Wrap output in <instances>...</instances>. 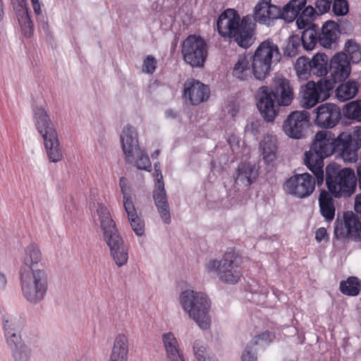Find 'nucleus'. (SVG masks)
<instances>
[{
  "mask_svg": "<svg viewBox=\"0 0 361 361\" xmlns=\"http://www.w3.org/2000/svg\"><path fill=\"white\" fill-rule=\"evenodd\" d=\"M208 271H216L224 283L236 284L243 274L242 259L234 250L226 252L221 260H210L206 266Z\"/></svg>",
  "mask_w": 361,
  "mask_h": 361,
  "instance_id": "9",
  "label": "nucleus"
},
{
  "mask_svg": "<svg viewBox=\"0 0 361 361\" xmlns=\"http://www.w3.org/2000/svg\"><path fill=\"white\" fill-rule=\"evenodd\" d=\"M157 68V60L151 55H148L144 60L142 71L146 73L152 74Z\"/></svg>",
  "mask_w": 361,
  "mask_h": 361,
  "instance_id": "45",
  "label": "nucleus"
},
{
  "mask_svg": "<svg viewBox=\"0 0 361 361\" xmlns=\"http://www.w3.org/2000/svg\"><path fill=\"white\" fill-rule=\"evenodd\" d=\"M359 187H360V188L361 190V183H360V182H359Z\"/></svg>",
  "mask_w": 361,
  "mask_h": 361,
  "instance_id": "57",
  "label": "nucleus"
},
{
  "mask_svg": "<svg viewBox=\"0 0 361 361\" xmlns=\"http://www.w3.org/2000/svg\"><path fill=\"white\" fill-rule=\"evenodd\" d=\"M302 42H300L298 35H293L289 37L288 42L284 48L283 54L288 57L295 56L301 47Z\"/></svg>",
  "mask_w": 361,
  "mask_h": 361,
  "instance_id": "42",
  "label": "nucleus"
},
{
  "mask_svg": "<svg viewBox=\"0 0 361 361\" xmlns=\"http://www.w3.org/2000/svg\"><path fill=\"white\" fill-rule=\"evenodd\" d=\"M329 58L325 54H316L311 60L312 74L322 77L329 73Z\"/></svg>",
  "mask_w": 361,
  "mask_h": 361,
  "instance_id": "32",
  "label": "nucleus"
},
{
  "mask_svg": "<svg viewBox=\"0 0 361 361\" xmlns=\"http://www.w3.org/2000/svg\"><path fill=\"white\" fill-rule=\"evenodd\" d=\"M156 179L155 188L153 192V198L157 211L165 224L171 222L169 204L167 200L166 192L164 188V183L161 169L154 171Z\"/></svg>",
  "mask_w": 361,
  "mask_h": 361,
  "instance_id": "19",
  "label": "nucleus"
},
{
  "mask_svg": "<svg viewBox=\"0 0 361 361\" xmlns=\"http://www.w3.org/2000/svg\"><path fill=\"white\" fill-rule=\"evenodd\" d=\"M123 205L128 215L132 229L137 235H142L145 232V224L141 217L137 214L135 206V197L133 195L124 197Z\"/></svg>",
  "mask_w": 361,
  "mask_h": 361,
  "instance_id": "23",
  "label": "nucleus"
},
{
  "mask_svg": "<svg viewBox=\"0 0 361 361\" xmlns=\"http://www.w3.org/2000/svg\"><path fill=\"white\" fill-rule=\"evenodd\" d=\"M20 286L23 298L30 303L43 300L49 289L48 275L43 269H20Z\"/></svg>",
  "mask_w": 361,
  "mask_h": 361,
  "instance_id": "5",
  "label": "nucleus"
},
{
  "mask_svg": "<svg viewBox=\"0 0 361 361\" xmlns=\"http://www.w3.org/2000/svg\"><path fill=\"white\" fill-rule=\"evenodd\" d=\"M257 108L264 119L274 121L279 106L291 104L294 93L290 82L285 78H279L276 82V91L267 86L259 87L257 92Z\"/></svg>",
  "mask_w": 361,
  "mask_h": 361,
  "instance_id": "3",
  "label": "nucleus"
},
{
  "mask_svg": "<svg viewBox=\"0 0 361 361\" xmlns=\"http://www.w3.org/2000/svg\"><path fill=\"white\" fill-rule=\"evenodd\" d=\"M129 343L127 336L119 334L114 339L109 361H127Z\"/></svg>",
  "mask_w": 361,
  "mask_h": 361,
  "instance_id": "26",
  "label": "nucleus"
},
{
  "mask_svg": "<svg viewBox=\"0 0 361 361\" xmlns=\"http://www.w3.org/2000/svg\"><path fill=\"white\" fill-rule=\"evenodd\" d=\"M309 113L306 111L291 112L283 122V131L290 137L302 138L309 126Z\"/></svg>",
  "mask_w": 361,
  "mask_h": 361,
  "instance_id": "18",
  "label": "nucleus"
},
{
  "mask_svg": "<svg viewBox=\"0 0 361 361\" xmlns=\"http://www.w3.org/2000/svg\"><path fill=\"white\" fill-rule=\"evenodd\" d=\"M166 116L168 118H176L177 116V113L172 109H169L166 111Z\"/></svg>",
  "mask_w": 361,
  "mask_h": 361,
  "instance_id": "53",
  "label": "nucleus"
},
{
  "mask_svg": "<svg viewBox=\"0 0 361 361\" xmlns=\"http://www.w3.org/2000/svg\"><path fill=\"white\" fill-rule=\"evenodd\" d=\"M295 69L299 78L307 79L312 74L311 60L305 56L298 58Z\"/></svg>",
  "mask_w": 361,
  "mask_h": 361,
  "instance_id": "40",
  "label": "nucleus"
},
{
  "mask_svg": "<svg viewBox=\"0 0 361 361\" xmlns=\"http://www.w3.org/2000/svg\"><path fill=\"white\" fill-rule=\"evenodd\" d=\"M242 361H257V357L252 353L249 348H246L241 357Z\"/></svg>",
  "mask_w": 361,
  "mask_h": 361,
  "instance_id": "50",
  "label": "nucleus"
},
{
  "mask_svg": "<svg viewBox=\"0 0 361 361\" xmlns=\"http://www.w3.org/2000/svg\"><path fill=\"white\" fill-rule=\"evenodd\" d=\"M254 174V166L247 163L241 164L237 170V178L240 181H245V184L250 185L252 183V178Z\"/></svg>",
  "mask_w": 361,
  "mask_h": 361,
  "instance_id": "41",
  "label": "nucleus"
},
{
  "mask_svg": "<svg viewBox=\"0 0 361 361\" xmlns=\"http://www.w3.org/2000/svg\"><path fill=\"white\" fill-rule=\"evenodd\" d=\"M360 281L355 276H350L340 283V290L345 295L356 296L360 293Z\"/></svg>",
  "mask_w": 361,
  "mask_h": 361,
  "instance_id": "36",
  "label": "nucleus"
},
{
  "mask_svg": "<svg viewBox=\"0 0 361 361\" xmlns=\"http://www.w3.org/2000/svg\"><path fill=\"white\" fill-rule=\"evenodd\" d=\"M280 7L272 4L271 0H259L254 8L253 18L260 24L270 25L280 19Z\"/></svg>",
  "mask_w": 361,
  "mask_h": 361,
  "instance_id": "20",
  "label": "nucleus"
},
{
  "mask_svg": "<svg viewBox=\"0 0 361 361\" xmlns=\"http://www.w3.org/2000/svg\"><path fill=\"white\" fill-rule=\"evenodd\" d=\"M180 301L183 309L201 329L209 328L210 302L205 294L188 290L180 294Z\"/></svg>",
  "mask_w": 361,
  "mask_h": 361,
  "instance_id": "8",
  "label": "nucleus"
},
{
  "mask_svg": "<svg viewBox=\"0 0 361 361\" xmlns=\"http://www.w3.org/2000/svg\"><path fill=\"white\" fill-rule=\"evenodd\" d=\"M343 113L346 118L361 122V100L353 101L345 104Z\"/></svg>",
  "mask_w": 361,
  "mask_h": 361,
  "instance_id": "38",
  "label": "nucleus"
},
{
  "mask_svg": "<svg viewBox=\"0 0 361 361\" xmlns=\"http://www.w3.org/2000/svg\"><path fill=\"white\" fill-rule=\"evenodd\" d=\"M42 259V254L38 245L35 243H30L24 248L20 269H35V265L39 263Z\"/></svg>",
  "mask_w": 361,
  "mask_h": 361,
  "instance_id": "24",
  "label": "nucleus"
},
{
  "mask_svg": "<svg viewBox=\"0 0 361 361\" xmlns=\"http://www.w3.org/2000/svg\"><path fill=\"white\" fill-rule=\"evenodd\" d=\"M31 4L36 16L41 14V4L39 0H31Z\"/></svg>",
  "mask_w": 361,
  "mask_h": 361,
  "instance_id": "51",
  "label": "nucleus"
},
{
  "mask_svg": "<svg viewBox=\"0 0 361 361\" xmlns=\"http://www.w3.org/2000/svg\"><path fill=\"white\" fill-rule=\"evenodd\" d=\"M3 324L7 343L13 351L16 361H27L29 351L22 343L20 335L17 334L21 329L22 324H16V319L11 316H4Z\"/></svg>",
  "mask_w": 361,
  "mask_h": 361,
  "instance_id": "15",
  "label": "nucleus"
},
{
  "mask_svg": "<svg viewBox=\"0 0 361 361\" xmlns=\"http://www.w3.org/2000/svg\"><path fill=\"white\" fill-rule=\"evenodd\" d=\"M35 126L44 140V145L49 161L57 163L63 159V152L58 138V134L54 127L49 114L43 108L34 110Z\"/></svg>",
  "mask_w": 361,
  "mask_h": 361,
  "instance_id": "6",
  "label": "nucleus"
},
{
  "mask_svg": "<svg viewBox=\"0 0 361 361\" xmlns=\"http://www.w3.org/2000/svg\"><path fill=\"white\" fill-rule=\"evenodd\" d=\"M355 211L361 218V195L355 198ZM334 234L340 238H360L361 222L353 212H344L343 219L338 218L335 222Z\"/></svg>",
  "mask_w": 361,
  "mask_h": 361,
  "instance_id": "13",
  "label": "nucleus"
},
{
  "mask_svg": "<svg viewBox=\"0 0 361 361\" xmlns=\"http://www.w3.org/2000/svg\"><path fill=\"white\" fill-rule=\"evenodd\" d=\"M359 83L353 80L341 84L336 89V98L341 102H345L354 98L357 94Z\"/></svg>",
  "mask_w": 361,
  "mask_h": 361,
  "instance_id": "30",
  "label": "nucleus"
},
{
  "mask_svg": "<svg viewBox=\"0 0 361 361\" xmlns=\"http://www.w3.org/2000/svg\"><path fill=\"white\" fill-rule=\"evenodd\" d=\"M345 51L350 63H357L361 61V48L353 40H348L345 45Z\"/></svg>",
  "mask_w": 361,
  "mask_h": 361,
  "instance_id": "39",
  "label": "nucleus"
},
{
  "mask_svg": "<svg viewBox=\"0 0 361 361\" xmlns=\"http://www.w3.org/2000/svg\"><path fill=\"white\" fill-rule=\"evenodd\" d=\"M307 0H290L282 8L280 7V18L288 23L297 20L299 13L305 6Z\"/></svg>",
  "mask_w": 361,
  "mask_h": 361,
  "instance_id": "29",
  "label": "nucleus"
},
{
  "mask_svg": "<svg viewBox=\"0 0 361 361\" xmlns=\"http://www.w3.org/2000/svg\"><path fill=\"white\" fill-rule=\"evenodd\" d=\"M13 5H17L23 9V14L20 18L18 19L20 27L23 31L27 33L26 29H28L29 35L31 34L33 27L32 21L30 19L28 8L27 7L26 0H11Z\"/></svg>",
  "mask_w": 361,
  "mask_h": 361,
  "instance_id": "35",
  "label": "nucleus"
},
{
  "mask_svg": "<svg viewBox=\"0 0 361 361\" xmlns=\"http://www.w3.org/2000/svg\"><path fill=\"white\" fill-rule=\"evenodd\" d=\"M183 60L192 67H202L207 57V45L200 37L188 36L182 44Z\"/></svg>",
  "mask_w": 361,
  "mask_h": 361,
  "instance_id": "14",
  "label": "nucleus"
},
{
  "mask_svg": "<svg viewBox=\"0 0 361 361\" xmlns=\"http://www.w3.org/2000/svg\"><path fill=\"white\" fill-rule=\"evenodd\" d=\"M279 57L278 46L271 40L261 42L252 56V73L255 78H266L271 70L273 59L278 60Z\"/></svg>",
  "mask_w": 361,
  "mask_h": 361,
  "instance_id": "11",
  "label": "nucleus"
},
{
  "mask_svg": "<svg viewBox=\"0 0 361 361\" xmlns=\"http://www.w3.org/2000/svg\"><path fill=\"white\" fill-rule=\"evenodd\" d=\"M331 3L332 0H317L316 6L321 14H323L330 10Z\"/></svg>",
  "mask_w": 361,
  "mask_h": 361,
  "instance_id": "47",
  "label": "nucleus"
},
{
  "mask_svg": "<svg viewBox=\"0 0 361 361\" xmlns=\"http://www.w3.org/2000/svg\"><path fill=\"white\" fill-rule=\"evenodd\" d=\"M264 159L267 162L272 161L276 157V138L274 136L267 135L260 142Z\"/></svg>",
  "mask_w": 361,
  "mask_h": 361,
  "instance_id": "33",
  "label": "nucleus"
},
{
  "mask_svg": "<svg viewBox=\"0 0 361 361\" xmlns=\"http://www.w3.org/2000/svg\"><path fill=\"white\" fill-rule=\"evenodd\" d=\"M160 169V165L159 163H156L154 164V171H156V169Z\"/></svg>",
  "mask_w": 361,
  "mask_h": 361,
  "instance_id": "56",
  "label": "nucleus"
},
{
  "mask_svg": "<svg viewBox=\"0 0 361 361\" xmlns=\"http://www.w3.org/2000/svg\"><path fill=\"white\" fill-rule=\"evenodd\" d=\"M183 96L190 101L191 104L196 105L209 98V89L198 80H189L184 84Z\"/></svg>",
  "mask_w": 361,
  "mask_h": 361,
  "instance_id": "22",
  "label": "nucleus"
},
{
  "mask_svg": "<svg viewBox=\"0 0 361 361\" xmlns=\"http://www.w3.org/2000/svg\"><path fill=\"white\" fill-rule=\"evenodd\" d=\"M162 341L168 361H185L180 353L178 343L173 334L171 332L163 334Z\"/></svg>",
  "mask_w": 361,
  "mask_h": 361,
  "instance_id": "28",
  "label": "nucleus"
},
{
  "mask_svg": "<svg viewBox=\"0 0 361 361\" xmlns=\"http://www.w3.org/2000/svg\"><path fill=\"white\" fill-rule=\"evenodd\" d=\"M326 185L335 198L350 197L355 191L357 178L353 169L338 170L333 166L326 168Z\"/></svg>",
  "mask_w": 361,
  "mask_h": 361,
  "instance_id": "7",
  "label": "nucleus"
},
{
  "mask_svg": "<svg viewBox=\"0 0 361 361\" xmlns=\"http://www.w3.org/2000/svg\"><path fill=\"white\" fill-rule=\"evenodd\" d=\"M315 238L319 243L322 242V240H328L329 238L326 229L323 227L318 228L316 231Z\"/></svg>",
  "mask_w": 361,
  "mask_h": 361,
  "instance_id": "48",
  "label": "nucleus"
},
{
  "mask_svg": "<svg viewBox=\"0 0 361 361\" xmlns=\"http://www.w3.org/2000/svg\"><path fill=\"white\" fill-rule=\"evenodd\" d=\"M121 142L127 162H135L137 169L149 171L151 161L148 155L140 148L137 133L133 127L127 126L124 128Z\"/></svg>",
  "mask_w": 361,
  "mask_h": 361,
  "instance_id": "10",
  "label": "nucleus"
},
{
  "mask_svg": "<svg viewBox=\"0 0 361 361\" xmlns=\"http://www.w3.org/2000/svg\"><path fill=\"white\" fill-rule=\"evenodd\" d=\"M250 59L246 56H240L233 68V75L239 80H244L250 76Z\"/></svg>",
  "mask_w": 361,
  "mask_h": 361,
  "instance_id": "34",
  "label": "nucleus"
},
{
  "mask_svg": "<svg viewBox=\"0 0 361 361\" xmlns=\"http://www.w3.org/2000/svg\"><path fill=\"white\" fill-rule=\"evenodd\" d=\"M271 337V334L269 331H264L262 333L259 335L256 336L254 337L252 342L254 345L258 344L259 340H262L265 341H270Z\"/></svg>",
  "mask_w": 361,
  "mask_h": 361,
  "instance_id": "49",
  "label": "nucleus"
},
{
  "mask_svg": "<svg viewBox=\"0 0 361 361\" xmlns=\"http://www.w3.org/2000/svg\"><path fill=\"white\" fill-rule=\"evenodd\" d=\"M316 180L308 173L295 174L287 179L283 185L286 193L299 199L310 196L315 189Z\"/></svg>",
  "mask_w": 361,
  "mask_h": 361,
  "instance_id": "16",
  "label": "nucleus"
},
{
  "mask_svg": "<svg viewBox=\"0 0 361 361\" xmlns=\"http://www.w3.org/2000/svg\"><path fill=\"white\" fill-rule=\"evenodd\" d=\"M193 350L198 361H210V357L206 356V348L202 342L196 341L194 343Z\"/></svg>",
  "mask_w": 361,
  "mask_h": 361,
  "instance_id": "44",
  "label": "nucleus"
},
{
  "mask_svg": "<svg viewBox=\"0 0 361 361\" xmlns=\"http://www.w3.org/2000/svg\"><path fill=\"white\" fill-rule=\"evenodd\" d=\"M351 72L350 63L345 52H338L335 54L329 63V69L327 78L324 81L331 83L333 89L337 82L345 81Z\"/></svg>",
  "mask_w": 361,
  "mask_h": 361,
  "instance_id": "17",
  "label": "nucleus"
},
{
  "mask_svg": "<svg viewBox=\"0 0 361 361\" xmlns=\"http://www.w3.org/2000/svg\"><path fill=\"white\" fill-rule=\"evenodd\" d=\"M338 25L334 21L326 22L319 33L318 43L325 48H330L338 37Z\"/></svg>",
  "mask_w": 361,
  "mask_h": 361,
  "instance_id": "27",
  "label": "nucleus"
},
{
  "mask_svg": "<svg viewBox=\"0 0 361 361\" xmlns=\"http://www.w3.org/2000/svg\"><path fill=\"white\" fill-rule=\"evenodd\" d=\"M334 195L328 190L322 189L319 195V207L322 216L330 222L335 217L336 207Z\"/></svg>",
  "mask_w": 361,
  "mask_h": 361,
  "instance_id": "25",
  "label": "nucleus"
},
{
  "mask_svg": "<svg viewBox=\"0 0 361 361\" xmlns=\"http://www.w3.org/2000/svg\"><path fill=\"white\" fill-rule=\"evenodd\" d=\"M315 123L322 128H330L334 127L341 118V111L336 105L326 103L319 106L317 109Z\"/></svg>",
  "mask_w": 361,
  "mask_h": 361,
  "instance_id": "21",
  "label": "nucleus"
},
{
  "mask_svg": "<svg viewBox=\"0 0 361 361\" xmlns=\"http://www.w3.org/2000/svg\"><path fill=\"white\" fill-rule=\"evenodd\" d=\"M333 90L331 83L320 79L317 82L309 81L302 85L299 92V102L302 107L311 109L317 104L326 100Z\"/></svg>",
  "mask_w": 361,
  "mask_h": 361,
  "instance_id": "12",
  "label": "nucleus"
},
{
  "mask_svg": "<svg viewBox=\"0 0 361 361\" xmlns=\"http://www.w3.org/2000/svg\"><path fill=\"white\" fill-rule=\"evenodd\" d=\"M303 29L302 35L300 37L302 46L305 50H312L318 42L319 27L317 25H310Z\"/></svg>",
  "mask_w": 361,
  "mask_h": 361,
  "instance_id": "31",
  "label": "nucleus"
},
{
  "mask_svg": "<svg viewBox=\"0 0 361 361\" xmlns=\"http://www.w3.org/2000/svg\"><path fill=\"white\" fill-rule=\"evenodd\" d=\"M216 25L221 37L233 39L240 47L246 49L253 43L255 24L249 16L240 19L235 9L225 10L219 16Z\"/></svg>",
  "mask_w": 361,
  "mask_h": 361,
  "instance_id": "2",
  "label": "nucleus"
},
{
  "mask_svg": "<svg viewBox=\"0 0 361 361\" xmlns=\"http://www.w3.org/2000/svg\"><path fill=\"white\" fill-rule=\"evenodd\" d=\"M315 15L316 11L312 6H304L301 12L299 13L296 20L298 27L302 29L310 25H314L312 21L314 20Z\"/></svg>",
  "mask_w": 361,
  "mask_h": 361,
  "instance_id": "37",
  "label": "nucleus"
},
{
  "mask_svg": "<svg viewBox=\"0 0 361 361\" xmlns=\"http://www.w3.org/2000/svg\"><path fill=\"white\" fill-rule=\"evenodd\" d=\"M119 186L121 188V192L123 194V197L130 196L133 195L131 194V187L129 185L128 180L125 177L120 178L119 180Z\"/></svg>",
  "mask_w": 361,
  "mask_h": 361,
  "instance_id": "46",
  "label": "nucleus"
},
{
  "mask_svg": "<svg viewBox=\"0 0 361 361\" xmlns=\"http://www.w3.org/2000/svg\"><path fill=\"white\" fill-rule=\"evenodd\" d=\"M4 16V12L3 8L2 0H0V22L3 20Z\"/></svg>",
  "mask_w": 361,
  "mask_h": 361,
  "instance_id": "54",
  "label": "nucleus"
},
{
  "mask_svg": "<svg viewBox=\"0 0 361 361\" xmlns=\"http://www.w3.org/2000/svg\"><path fill=\"white\" fill-rule=\"evenodd\" d=\"M96 214L115 263L119 267L123 266L128 259V251L107 207L103 204H99Z\"/></svg>",
  "mask_w": 361,
  "mask_h": 361,
  "instance_id": "4",
  "label": "nucleus"
},
{
  "mask_svg": "<svg viewBox=\"0 0 361 361\" xmlns=\"http://www.w3.org/2000/svg\"><path fill=\"white\" fill-rule=\"evenodd\" d=\"M159 149H157L156 151H154L152 154V159H157L159 154Z\"/></svg>",
  "mask_w": 361,
  "mask_h": 361,
  "instance_id": "55",
  "label": "nucleus"
},
{
  "mask_svg": "<svg viewBox=\"0 0 361 361\" xmlns=\"http://www.w3.org/2000/svg\"><path fill=\"white\" fill-rule=\"evenodd\" d=\"M361 148V126H355L352 132H343L336 138L328 130H320L316 135L308 152H305V164L317 179L319 185L324 182V159L337 154L345 162L357 160V151Z\"/></svg>",
  "mask_w": 361,
  "mask_h": 361,
  "instance_id": "1",
  "label": "nucleus"
},
{
  "mask_svg": "<svg viewBox=\"0 0 361 361\" xmlns=\"http://www.w3.org/2000/svg\"><path fill=\"white\" fill-rule=\"evenodd\" d=\"M7 281L4 274L0 272V289L5 288Z\"/></svg>",
  "mask_w": 361,
  "mask_h": 361,
  "instance_id": "52",
  "label": "nucleus"
},
{
  "mask_svg": "<svg viewBox=\"0 0 361 361\" xmlns=\"http://www.w3.org/2000/svg\"><path fill=\"white\" fill-rule=\"evenodd\" d=\"M332 11L337 16H345L349 11L348 1L346 0H334L332 4Z\"/></svg>",
  "mask_w": 361,
  "mask_h": 361,
  "instance_id": "43",
  "label": "nucleus"
}]
</instances>
